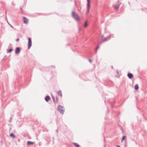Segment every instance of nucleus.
<instances>
[{
	"mask_svg": "<svg viewBox=\"0 0 147 147\" xmlns=\"http://www.w3.org/2000/svg\"><path fill=\"white\" fill-rule=\"evenodd\" d=\"M51 99L49 96L48 95L45 98V100L47 102H48V101Z\"/></svg>",
	"mask_w": 147,
	"mask_h": 147,
	"instance_id": "nucleus-7",
	"label": "nucleus"
},
{
	"mask_svg": "<svg viewBox=\"0 0 147 147\" xmlns=\"http://www.w3.org/2000/svg\"><path fill=\"white\" fill-rule=\"evenodd\" d=\"M27 144L28 145H31L34 143V142H32L30 141H28L27 142Z\"/></svg>",
	"mask_w": 147,
	"mask_h": 147,
	"instance_id": "nucleus-10",
	"label": "nucleus"
},
{
	"mask_svg": "<svg viewBox=\"0 0 147 147\" xmlns=\"http://www.w3.org/2000/svg\"><path fill=\"white\" fill-rule=\"evenodd\" d=\"M110 37V36H109L104 38V41H107L108 39V38Z\"/></svg>",
	"mask_w": 147,
	"mask_h": 147,
	"instance_id": "nucleus-17",
	"label": "nucleus"
},
{
	"mask_svg": "<svg viewBox=\"0 0 147 147\" xmlns=\"http://www.w3.org/2000/svg\"><path fill=\"white\" fill-rule=\"evenodd\" d=\"M89 60L90 63H91L92 62V60L91 59H89Z\"/></svg>",
	"mask_w": 147,
	"mask_h": 147,
	"instance_id": "nucleus-28",
	"label": "nucleus"
},
{
	"mask_svg": "<svg viewBox=\"0 0 147 147\" xmlns=\"http://www.w3.org/2000/svg\"><path fill=\"white\" fill-rule=\"evenodd\" d=\"M8 24L10 25V26H11V27L12 28H13V27L9 23H8Z\"/></svg>",
	"mask_w": 147,
	"mask_h": 147,
	"instance_id": "nucleus-26",
	"label": "nucleus"
},
{
	"mask_svg": "<svg viewBox=\"0 0 147 147\" xmlns=\"http://www.w3.org/2000/svg\"><path fill=\"white\" fill-rule=\"evenodd\" d=\"M105 147H106V146L105 145Z\"/></svg>",
	"mask_w": 147,
	"mask_h": 147,
	"instance_id": "nucleus-32",
	"label": "nucleus"
},
{
	"mask_svg": "<svg viewBox=\"0 0 147 147\" xmlns=\"http://www.w3.org/2000/svg\"><path fill=\"white\" fill-rule=\"evenodd\" d=\"M12 117H11L10 118V119H9V122L10 123L11 122V121H12Z\"/></svg>",
	"mask_w": 147,
	"mask_h": 147,
	"instance_id": "nucleus-22",
	"label": "nucleus"
},
{
	"mask_svg": "<svg viewBox=\"0 0 147 147\" xmlns=\"http://www.w3.org/2000/svg\"><path fill=\"white\" fill-rule=\"evenodd\" d=\"M110 104V105H111V107H113V105L114 104V102L112 101V102H111Z\"/></svg>",
	"mask_w": 147,
	"mask_h": 147,
	"instance_id": "nucleus-19",
	"label": "nucleus"
},
{
	"mask_svg": "<svg viewBox=\"0 0 147 147\" xmlns=\"http://www.w3.org/2000/svg\"><path fill=\"white\" fill-rule=\"evenodd\" d=\"M134 88L136 90H138L139 89V86L138 84H136L134 86Z\"/></svg>",
	"mask_w": 147,
	"mask_h": 147,
	"instance_id": "nucleus-11",
	"label": "nucleus"
},
{
	"mask_svg": "<svg viewBox=\"0 0 147 147\" xmlns=\"http://www.w3.org/2000/svg\"><path fill=\"white\" fill-rule=\"evenodd\" d=\"M111 68H112L113 69V66H112L111 67Z\"/></svg>",
	"mask_w": 147,
	"mask_h": 147,
	"instance_id": "nucleus-31",
	"label": "nucleus"
},
{
	"mask_svg": "<svg viewBox=\"0 0 147 147\" xmlns=\"http://www.w3.org/2000/svg\"><path fill=\"white\" fill-rule=\"evenodd\" d=\"M72 15L73 17L77 21H79L80 20V18L78 16V15L75 13L74 11H73L72 12Z\"/></svg>",
	"mask_w": 147,
	"mask_h": 147,
	"instance_id": "nucleus-1",
	"label": "nucleus"
},
{
	"mask_svg": "<svg viewBox=\"0 0 147 147\" xmlns=\"http://www.w3.org/2000/svg\"><path fill=\"white\" fill-rule=\"evenodd\" d=\"M103 35H102V38H103Z\"/></svg>",
	"mask_w": 147,
	"mask_h": 147,
	"instance_id": "nucleus-30",
	"label": "nucleus"
},
{
	"mask_svg": "<svg viewBox=\"0 0 147 147\" xmlns=\"http://www.w3.org/2000/svg\"><path fill=\"white\" fill-rule=\"evenodd\" d=\"M64 108L63 106H61L60 105H59L57 108V110L61 113L63 114L64 113Z\"/></svg>",
	"mask_w": 147,
	"mask_h": 147,
	"instance_id": "nucleus-2",
	"label": "nucleus"
},
{
	"mask_svg": "<svg viewBox=\"0 0 147 147\" xmlns=\"http://www.w3.org/2000/svg\"><path fill=\"white\" fill-rule=\"evenodd\" d=\"M127 76L130 79H131L134 76L132 74L129 73L127 74Z\"/></svg>",
	"mask_w": 147,
	"mask_h": 147,
	"instance_id": "nucleus-6",
	"label": "nucleus"
},
{
	"mask_svg": "<svg viewBox=\"0 0 147 147\" xmlns=\"http://www.w3.org/2000/svg\"><path fill=\"white\" fill-rule=\"evenodd\" d=\"M11 47H12V45L11 44H10L8 46V48H11Z\"/></svg>",
	"mask_w": 147,
	"mask_h": 147,
	"instance_id": "nucleus-23",
	"label": "nucleus"
},
{
	"mask_svg": "<svg viewBox=\"0 0 147 147\" xmlns=\"http://www.w3.org/2000/svg\"><path fill=\"white\" fill-rule=\"evenodd\" d=\"M19 40V38H18L16 40V41L17 42Z\"/></svg>",
	"mask_w": 147,
	"mask_h": 147,
	"instance_id": "nucleus-25",
	"label": "nucleus"
},
{
	"mask_svg": "<svg viewBox=\"0 0 147 147\" xmlns=\"http://www.w3.org/2000/svg\"><path fill=\"white\" fill-rule=\"evenodd\" d=\"M116 146L117 147H121V146H119V145H117Z\"/></svg>",
	"mask_w": 147,
	"mask_h": 147,
	"instance_id": "nucleus-29",
	"label": "nucleus"
},
{
	"mask_svg": "<svg viewBox=\"0 0 147 147\" xmlns=\"http://www.w3.org/2000/svg\"><path fill=\"white\" fill-rule=\"evenodd\" d=\"M126 137L125 136H123L122 139V142L123 140H124L126 138Z\"/></svg>",
	"mask_w": 147,
	"mask_h": 147,
	"instance_id": "nucleus-18",
	"label": "nucleus"
},
{
	"mask_svg": "<svg viewBox=\"0 0 147 147\" xmlns=\"http://www.w3.org/2000/svg\"><path fill=\"white\" fill-rule=\"evenodd\" d=\"M52 99H53V101L54 102V103H55V97L54 96H52Z\"/></svg>",
	"mask_w": 147,
	"mask_h": 147,
	"instance_id": "nucleus-21",
	"label": "nucleus"
},
{
	"mask_svg": "<svg viewBox=\"0 0 147 147\" xmlns=\"http://www.w3.org/2000/svg\"><path fill=\"white\" fill-rule=\"evenodd\" d=\"M73 144L76 147H80L79 145L77 143H73Z\"/></svg>",
	"mask_w": 147,
	"mask_h": 147,
	"instance_id": "nucleus-13",
	"label": "nucleus"
},
{
	"mask_svg": "<svg viewBox=\"0 0 147 147\" xmlns=\"http://www.w3.org/2000/svg\"><path fill=\"white\" fill-rule=\"evenodd\" d=\"M13 50V49L12 48H10L9 49L7 50V53H10Z\"/></svg>",
	"mask_w": 147,
	"mask_h": 147,
	"instance_id": "nucleus-14",
	"label": "nucleus"
},
{
	"mask_svg": "<svg viewBox=\"0 0 147 147\" xmlns=\"http://www.w3.org/2000/svg\"><path fill=\"white\" fill-rule=\"evenodd\" d=\"M32 40L30 38H28V48L29 49L32 46Z\"/></svg>",
	"mask_w": 147,
	"mask_h": 147,
	"instance_id": "nucleus-4",
	"label": "nucleus"
},
{
	"mask_svg": "<svg viewBox=\"0 0 147 147\" xmlns=\"http://www.w3.org/2000/svg\"><path fill=\"white\" fill-rule=\"evenodd\" d=\"M11 137H13V138H15L16 136L15 135L13 134V133H11L9 135Z\"/></svg>",
	"mask_w": 147,
	"mask_h": 147,
	"instance_id": "nucleus-12",
	"label": "nucleus"
},
{
	"mask_svg": "<svg viewBox=\"0 0 147 147\" xmlns=\"http://www.w3.org/2000/svg\"><path fill=\"white\" fill-rule=\"evenodd\" d=\"M58 98H57V97H56V101L55 102H57L58 101Z\"/></svg>",
	"mask_w": 147,
	"mask_h": 147,
	"instance_id": "nucleus-24",
	"label": "nucleus"
},
{
	"mask_svg": "<svg viewBox=\"0 0 147 147\" xmlns=\"http://www.w3.org/2000/svg\"><path fill=\"white\" fill-rule=\"evenodd\" d=\"M119 5L120 4H119L115 6L114 7V8L116 10L118 9L119 7Z\"/></svg>",
	"mask_w": 147,
	"mask_h": 147,
	"instance_id": "nucleus-15",
	"label": "nucleus"
},
{
	"mask_svg": "<svg viewBox=\"0 0 147 147\" xmlns=\"http://www.w3.org/2000/svg\"><path fill=\"white\" fill-rule=\"evenodd\" d=\"M23 19L24 20V23L26 24L28 22V19L25 17H23Z\"/></svg>",
	"mask_w": 147,
	"mask_h": 147,
	"instance_id": "nucleus-8",
	"label": "nucleus"
},
{
	"mask_svg": "<svg viewBox=\"0 0 147 147\" xmlns=\"http://www.w3.org/2000/svg\"><path fill=\"white\" fill-rule=\"evenodd\" d=\"M51 67L53 68H55V67L54 65H51Z\"/></svg>",
	"mask_w": 147,
	"mask_h": 147,
	"instance_id": "nucleus-27",
	"label": "nucleus"
},
{
	"mask_svg": "<svg viewBox=\"0 0 147 147\" xmlns=\"http://www.w3.org/2000/svg\"><path fill=\"white\" fill-rule=\"evenodd\" d=\"M57 94L61 97L62 96V95L61 90H59L57 92Z\"/></svg>",
	"mask_w": 147,
	"mask_h": 147,
	"instance_id": "nucleus-9",
	"label": "nucleus"
},
{
	"mask_svg": "<svg viewBox=\"0 0 147 147\" xmlns=\"http://www.w3.org/2000/svg\"><path fill=\"white\" fill-rule=\"evenodd\" d=\"M99 47V45H98L97 47L96 48V49H95V51H96V52H97V49Z\"/></svg>",
	"mask_w": 147,
	"mask_h": 147,
	"instance_id": "nucleus-20",
	"label": "nucleus"
},
{
	"mask_svg": "<svg viewBox=\"0 0 147 147\" xmlns=\"http://www.w3.org/2000/svg\"><path fill=\"white\" fill-rule=\"evenodd\" d=\"M88 24L87 22H85L84 23V27L85 28H86L88 26Z\"/></svg>",
	"mask_w": 147,
	"mask_h": 147,
	"instance_id": "nucleus-16",
	"label": "nucleus"
},
{
	"mask_svg": "<svg viewBox=\"0 0 147 147\" xmlns=\"http://www.w3.org/2000/svg\"><path fill=\"white\" fill-rule=\"evenodd\" d=\"M87 1V13H88L89 12L90 10V0H88Z\"/></svg>",
	"mask_w": 147,
	"mask_h": 147,
	"instance_id": "nucleus-3",
	"label": "nucleus"
},
{
	"mask_svg": "<svg viewBox=\"0 0 147 147\" xmlns=\"http://www.w3.org/2000/svg\"><path fill=\"white\" fill-rule=\"evenodd\" d=\"M20 51V49L19 47H17L15 49V53L16 54H17L19 53Z\"/></svg>",
	"mask_w": 147,
	"mask_h": 147,
	"instance_id": "nucleus-5",
	"label": "nucleus"
}]
</instances>
